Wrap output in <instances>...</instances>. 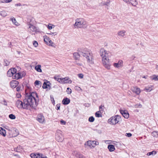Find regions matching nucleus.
<instances>
[{"mask_svg":"<svg viewBox=\"0 0 158 158\" xmlns=\"http://www.w3.org/2000/svg\"><path fill=\"white\" fill-rule=\"evenodd\" d=\"M35 96L38 98L36 93L32 92L27 97V98L23 100V102L19 99L17 100L15 105L19 109H28L31 107L35 108L36 107L37 103Z\"/></svg>","mask_w":158,"mask_h":158,"instance_id":"nucleus-1","label":"nucleus"},{"mask_svg":"<svg viewBox=\"0 0 158 158\" xmlns=\"http://www.w3.org/2000/svg\"><path fill=\"white\" fill-rule=\"evenodd\" d=\"M78 51L80 54L86 58L87 61L89 64H94L93 54L89 50L85 48H82L79 49Z\"/></svg>","mask_w":158,"mask_h":158,"instance_id":"nucleus-2","label":"nucleus"},{"mask_svg":"<svg viewBox=\"0 0 158 158\" xmlns=\"http://www.w3.org/2000/svg\"><path fill=\"white\" fill-rule=\"evenodd\" d=\"M27 26L28 31L31 35H35L40 32L39 29L32 25L31 22L28 23Z\"/></svg>","mask_w":158,"mask_h":158,"instance_id":"nucleus-3","label":"nucleus"},{"mask_svg":"<svg viewBox=\"0 0 158 158\" xmlns=\"http://www.w3.org/2000/svg\"><path fill=\"white\" fill-rule=\"evenodd\" d=\"M87 23L85 20L82 18L77 19L75 23L74 26L77 28L86 27Z\"/></svg>","mask_w":158,"mask_h":158,"instance_id":"nucleus-4","label":"nucleus"},{"mask_svg":"<svg viewBox=\"0 0 158 158\" xmlns=\"http://www.w3.org/2000/svg\"><path fill=\"white\" fill-rule=\"evenodd\" d=\"M119 118L118 115L112 116L108 119V122L111 125H115L118 122Z\"/></svg>","mask_w":158,"mask_h":158,"instance_id":"nucleus-5","label":"nucleus"},{"mask_svg":"<svg viewBox=\"0 0 158 158\" xmlns=\"http://www.w3.org/2000/svg\"><path fill=\"white\" fill-rule=\"evenodd\" d=\"M102 60L103 66L107 69H110L111 65L109 59L108 57L102 58Z\"/></svg>","mask_w":158,"mask_h":158,"instance_id":"nucleus-6","label":"nucleus"},{"mask_svg":"<svg viewBox=\"0 0 158 158\" xmlns=\"http://www.w3.org/2000/svg\"><path fill=\"white\" fill-rule=\"evenodd\" d=\"M25 73L24 72L18 71L17 72L16 71L15 73L14 74L13 78L18 80L22 78L23 76H25Z\"/></svg>","mask_w":158,"mask_h":158,"instance_id":"nucleus-7","label":"nucleus"},{"mask_svg":"<svg viewBox=\"0 0 158 158\" xmlns=\"http://www.w3.org/2000/svg\"><path fill=\"white\" fill-rule=\"evenodd\" d=\"M109 53V51L105 50L104 48H102L100 50V54L102 58L108 57Z\"/></svg>","mask_w":158,"mask_h":158,"instance_id":"nucleus-8","label":"nucleus"},{"mask_svg":"<svg viewBox=\"0 0 158 158\" xmlns=\"http://www.w3.org/2000/svg\"><path fill=\"white\" fill-rule=\"evenodd\" d=\"M56 139L58 142H62L64 139L63 136L61 133V131H59L56 133Z\"/></svg>","mask_w":158,"mask_h":158,"instance_id":"nucleus-9","label":"nucleus"},{"mask_svg":"<svg viewBox=\"0 0 158 158\" xmlns=\"http://www.w3.org/2000/svg\"><path fill=\"white\" fill-rule=\"evenodd\" d=\"M87 145L91 148L92 147L94 148L96 145L98 144V143L94 141H91L89 140L87 141Z\"/></svg>","mask_w":158,"mask_h":158,"instance_id":"nucleus-10","label":"nucleus"},{"mask_svg":"<svg viewBox=\"0 0 158 158\" xmlns=\"http://www.w3.org/2000/svg\"><path fill=\"white\" fill-rule=\"evenodd\" d=\"M16 71V69L15 68H11L7 72V75L8 77H13L14 73H15Z\"/></svg>","mask_w":158,"mask_h":158,"instance_id":"nucleus-11","label":"nucleus"},{"mask_svg":"<svg viewBox=\"0 0 158 158\" xmlns=\"http://www.w3.org/2000/svg\"><path fill=\"white\" fill-rule=\"evenodd\" d=\"M30 156L31 158H46V157L43 156L41 154H33L31 153L30 154Z\"/></svg>","mask_w":158,"mask_h":158,"instance_id":"nucleus-12","label":"nucleus"},{"mask_svg":"<svg viewBox=\"0 0 158 158\" xmlns=\"http://www.w3.org/2000/svg\"><path fill=\"white\" fill-rule=\"evenodd\" d=\"M131 89L133 93H135L137 95H139L141 92L139 88L136 86L133 87L131 88Z\"/></svg>","mask_w":158,"mask_h":158,"instance_id":"nucleus-13","label":"nucleus"},{"mask_svg":"<svg viewBox=\"0 0 158 158\" xmlns=\"http://www.w3.org/2000/svg\"><path fill=\"white\" fill-rule=\"evenodd\" d=\"M19 84V82L16 80L12 81L10 83V87L12 88H16L18 86Z\"/></svg>","mask_w":158,"mask_h":158,"instance_id":"nucleus-14","label":"nucleus"},{"mask_svg":"<svg viewBox=\"0 0 158 158\" xmlns=\"http://www.w3.org/2000/svg\"><path fill=\"white\" fill-rule=\"evenodd\" d=\"M120 112L125 118H127L129 117V114L127 110H121Z\"/></svg>","mask_w":158,"mask_h":158,"instance_id":"nucleus-15","label":"nucleus"},{"mask_svg":"<svg viewBox=\"0 0 158 158\" xmlns=\"http://www.w3.org/2000/svg\"><path fill=\"white\" fill-rule=\"evenodd\" d=\"M123 61L121 60H119L117 63H114L113 64L114 67L117 68L122 67L123 66Z\"/></svg>","mask_w":158,"mask_h":158,"instance_id":"nucleus-16","label":"nucleus"},{"mask_svg":"<svg viewBox=\"0 0 158 158\" xmlns=\"http://www.w3.org/2000/svg\"><path fill=\"white\" fill-rule=\"evenodd\" d=\"M37 120L40 123H43L45 120L44 117L41 114H39L37 118Z\"/></svg>","mask_w":158,"mask_h":158,"instance_id":"nucleus-17","label":"nucleus"},{"mask_svg":"<svg viewBox=\"0 0 158 158\" xmlns=\"http://www.w3.org/2000/svg\"><path fill=\"white\" fill-rule=\"evenodd\" d=\"M69 78L68 77H66L64 78H62L61 83H71L72 81L69 80Z\"/></svg>","mask_w":158,"mask_h":158,"instance_id":"nucleus-18","label":"nucleus"},{"mask_svg":"<svg viewBox=\"0 0 158 158\" xmlns=\"http://www.w3.org/2000/svg\"><path fill=\"white\" fill-rule=\"evenodd\" d=\"M126 31L124 30L120 31L118 32V36L124 37L126 35Z\"/></svg>","mask_w":158,"mask_h":158,"instance_id":"nucleus-19","label":"nucleus"},{"mask_svg":"<svg viewBox=\"0 0 158 158\" xmlns=\"http://www.w3.org/2000/svg\"><path fill=\"white\" fill-rule=\"evenodd\" d=\"M70 102V99L67 98H64L62 101V103L64 105H67L69 104Z\"/></svg>","mask_w":158,"mask_h":158,"instance_id":"nucleus-20","label":"nucleus"},{"mask_svg":"<svg viewBox=\"0 0 158 158\" xmlns=\"http://www.w3.org/2000/svg\"><path fill=\"white\" fill-rule=\"evenodd\" d=\"M108 148L110 152H113L115 150L114 146L113 145L109 144L108 146Z\"/></svg>","mask_w":158,"mask_h":158,"instance_id":"nucleus-21","label":"nucleus"},{"mask_svg":"<svg viewBox=\"0 0 158 158\" xmlns=\"http://www.w3.org/2000/svg\"><path fill=\"white\" fill-rule=\"evenodd\" d=\"M6 130L2 127H0V134L5 137L6 135Z\"/></svg>","mask_w":158,"mask_h":158,"instance_id":"nucleus-22","label":"nucleus"},{"mask_svg":"<svg viewBox=\"0 0 158 158\" xmlns=\"http://www.w3.org/2000/svg\"><path fill=\"white\" fill-rule=\"evenodd\" d=\"M41 65L40 64L37 65L35 67V69L38 72H42V70L41 68Z\"/></svg>","mask_w":158,"mask_h":158,"instance_id":"nucleus-23","label":"nucleus"},{"mask_svg":"<svg viewBox=\"0 0 158 158\" xmlns=\"http://www.w3.org/2000/svg\"><path fill=\"white\" fill-rule=\"evenodd\" d=\"M80 54L79 52H74L73 54V56L76 60L78 59L80 57Z\"/></svg>","mask_w":158,"mask_h":158,"instance_id":"nucleus-24","label":"nucleus"},{"mask_svg":"<svg viewBox=\"0 0 158 158\" xmlns=\"http://www.w3.org/2000/svg\"><path fill=\"white\" fill-rule=\"evenodd\" d=\"M10 20L12 21L13 23L15 25H16V26L19 25V23L16 21V20L15 18H14V17L11 18L10 19Z\"/></svg>","mask_w":158,"mask_h":158,"instance_id":"nucleus-25","label":"nucleus"},{"mask_svg":"<svg viewBox=\"0 0 158 158\" xmlns=\"http://www.w3.org/2000/svg\"><path fill=\"white\" fill-rule=\"evenodd\" d=\"M54 78L56 81L61 83L62 78H60L59 76L56 75L54 77Z\"/></svg>","mask_w":158,"mask_h":158,"instance_id":"nucleus-26","label":"nucleus"},{"mask_svg":"<svg viewBox=\"0 0 158 158\" xmlns=\"http://www.w3.org/2000/svg\"><path fill=\"white\" fill-rule=\"evenodd\" d=\"M152 86L150 85L148 87H146L144 89V90L148 92H150L151 91L152 89Z\"/></svg>","mask_w":158,"mask_h":158,"instance_id":"nucleus-27","label":"nucleus"},{"mask_svg":"<svg viewBox=\"0 0 158 158\" xmlns=\"http://www.w3.org/2000/svg\"><path fill=\"white\" fill-rule=\"evenodd\" d=\"M95 116L97 117H102V113L100 111H98L96 112L95 114Z\"/></svg>","mask_w":158,"mask_h":158,"instance_id":"nucleus-28","label":"nucleus"},{"mask_svg":"<svg viewBox=\"0 0 158 158\" xmlns=\"http://www.w3.org/2000/svg\"><path fill=\"white\" fill-rule=\"evenodd\" d=\"M35 86H37L38 87H40L41 86V82L40 81L36 80L34 82Z\"/></svg>","mask_w":158,"mask_h":158,"instance_id":"nucleus-29","label":"nucleus"},{"mask_svg":"<svg viewBox=\"0 0 158 158\" xmlns=\"http://www.w3.org/2000/svg\"><path fill=\"white\" fill-rule=\"evenodd\" d=\"M47 44H48L49 46H52L53 47H55V44L53 43L52 41L50 40L48 41Z\"/></svg>","mask_w":158,"mask_h":158,"instance_id":"nucleus-30","label":"nucleus"},{"mask_svg":"<svg viewBox=\"0 0 158 158\" xmlns=\"http://www.w3.org/2000/svg\"><path fill=\"white\" fill-rule=\"evenodd\" d=\"M156 153V151H153L152 152H149L148 153L147 155L148 156H150L151 155L154 156Z\"/></svg>","mask_w":158,"mask_h":158,"instance_id":"nucleus-31","label":"nucleus"},{"mask_svg":"<svg viewBox=\"0 0 158 158\" xmlns=\"http://www.w3.org/2000/svg\"><path fill=\"white\" fill-rule=\"evenodd\" d=\"M151 78L152 80L155 81H158V75H153L151 77Z\"/></svg>","mask_w":158,"mask_h":158,"instance_id":"nucleus-32","label":"nucleus"},{"mask_svg":"<svg viewBox=\"0 0 158 158\" xmlns=\"http://www.w3.org/2000/svg\"><path fill=\"white\" fill-rule=\"evenodd\" d=\"M22 149V147L21 146H18L17 148L15 149V151L17 152H20Z\"/></svg>","mask_w":158,"mask_h":158,"instance_id":"nucleus-33","label":"nucleus"},{"mask_svg":"<svg viewBox=\"0 0 158 158\" xmlns=\"http://www.w3.org/2000/svg\"><path fill=\"white\" fill-rule=\"evenodd\" d=\"M152 135L153 136L155 137H158V131H155L153 132L152 133Z\"/></svg>","mask_w":158,"mask_h":158,"instance_id":"nucleus-34","label":"nucleus"},{"mask_svg":"<svg viewBox=\"0 0 158 158\" xmlns=\"http://www.w3.org/2000/svg\"><path fill=\"white\" fill-rule=\"evenodd\" d=\"M12 0H0V3H8L10 2Z\"/></svg>","mask_w":158,"mask_h":158,"instance_id":"nucleus-35","label":"nucleus"},{"mask_svg":"<svg viewBox=\"0 0 158 158\" xmlns=\"http://www.w3.org/2000/svg\"><path fill=\"white\" fill-rule=\"evenodd\" d=\"M0 15L3 17H5L7 15V13L5 11H2L1 12Z\"/></svg>","mask_w":158,"mask_h":158,"instance_id":"nucleus-36","label":"nucleus"},{"mask_svg":"<svg viewBox=\"0 0 158 158\" xmlns=\"http://www.w3.org/2000/svg\"><path fill=\"white\" fill-rule=\"evenodd\" d=\"M76 156L78 158H83V156L81 154H80L79 153H77V152H76Z\"/></svg>","mask_w":158,"mask_h":158,"instance_id":"nucleus-37","label":"nucleus"},{"mask_svg":"<svg viewBox=\"0 0 158 158\" xmlns=\"http://www.w3.org/2000/svg\"><path fill=\"white\" fill-rule=\"evenodd\" d=\"M89 121L90 122H93L94 121V118L93 116H91L89 117Z\"/></svg>","mask_w":158,"mask_h":158,"instance_id":"nucleus-38","label":"nucleus"},{"mask_svg":"<svg viewBox=\"0 0 158 158\" xmlns=\"http://www.w3.org/2000/svg\"><path fill=\"white\" fill-rule=\"evenodd\" d=\"M9 117L12 119H14L15 118V116L14 115L11 114L9 115Z\"/></svg>","mask_w":158,"mask_h":158,"instance_id":"nucleus-39","label":"nucleus"},{"mask_svg":"<svg viewBox=\"0 0 158 158\" xmlns=\"http://www.w3.org/2000/svg\"><path fill=\"white\" fill-rule=\"evenodd\" d=\"M138 4V2H137L136 0H135L134 2L133 3H132L131 2V3L130 4H131L132 5L134 6H136V5H137Z\"/></svg>","mask_w":158,"mask_h":158,"instance_id":"nucleus-40","label":"nucleus"},{"mask_svg":"<svg viewBox=\"0 0 158 158\" xmlns=\"http://www.w3.org/2000/svg\"><path fill=\"white\" fill-rule=\"evenodd\" d=\"M4 62L5 63L4 65L5 66H8L9 64L10 63L9 62L6 60H4Z\"/></svg>","mask_w":158,"mask_h":158,"instance_id":"nucleus-41","label":"nucleus"},{"mask_svg":"<svg viewBox=\"0 0 158 158\" xmlns=\"http://www.w3.org/2000/svg\"><path fill=\"white\" fill-rule=\"evenodd\" d=\"M75 89L77 91H82V89H81V88L80 87L78 86H76L75 87Z\"/></svg>","mask_w":158,"mask_h":158,"instance_id":"nucleus-42","label":"nucleus"},{"mask_svg":"<svg viewBox=\"0 0 158 158\" xmlns=\"http://www.w3.org/2000/svg\"><path fill=\"white\" fill-rule=\"evenodd\" d=\"M50 40V39L48 37H46V38H44V41L45 42L47 43V44L48 42V41Z\"/></svg>","mask_w":158,"mask_h":158,"instance_id":"nucleus-43","label":"nucleus"},{"mask_svg":"<svg viewBox=\"0 0 158 158\" xmlns=\"http://www.w3.org/2000/svg\"><path fill=\"white\" fill-rule=\"evenodd\" d=\"M67 92H69L68 93V94H70L71 93H72V90L69 88L68 87L67 88Z\"/></svg>","mask_w":158,"mask_h":158,"instance_id":"nucleus-44","label":"nucleus"},{"mask_svg":"<svg viewBox=\"0 0 158 158\" xmlns=\"http://www.w3.org/2000/svg\"><path fill=\"white\" fill-rule=\"evenodd\" d=\"M48 34L52 36H55L57 35V32H50Z\"/></svg>","mask_w":158,"mask_h":158,"instance_id":"nucleus-45","label":"nucleus"},{"mask_svg":"<svg viewBox=\"0 0 158 158\" xmlns=\"http://www.w3.org/2000/svg\"><path fill=\"white\" fill-rule=\"evenodd\" d=\"M78 76L80 79H82L84 77V75L82 73H80L78 74Z\"/></svg>","mask_w":158,"mask_h":158,"instance_id":"nucleus-46","label":"nucleus"},{"mask_svg":"<svg viewBox=\"0 0 158 158\" xmlns=\"http://www.w3.org/2000/svg\"><path fill=\"white\" fill-rule=\"evenodd\" d=\"M33 45L34 46V47H36L38 46V43L36 41H34L33 42Z\"/></svg>","mask_w":158,"mask_h":158,"instance_id":"nucleus-47","label":"nucleus"},{"mask_svg":"<svg viewBox=\"0 0 158 158\" xmlns=\"http://www.w3.org/2000/svg\"><path fill=\"white\" fill-rule=\"evenodd\" d=\"M60 123L61 124L64 125L66 123V122L63 120H61L60 121Z\"/></svg>","mask_w":158,"mask_h":158,"instance_id":"nucleus-48","label":"nucleus"},{"mask_svg":"<svg viewBox=\"0 0 158 158\" xmlns=\"http://www.w3.org/2000/svg\"><path fill=\"white\" fill-rule=\"evenodd\" d=\"M111 143H112L114 145H117L119 144V142L115 141H113Z\"/></svg>","mask_w":158,"mask_h":158,"instance_id":"nucleus-49","label":"nucleus"},{"mask_svg":"<svg viewBox=\"0 0 158 158\" xmlns=\"http://www.w3.org/2000/svg\"><path fill=\"white\" fill-rule=\"evenodd\" d=\"M123 1L127 4L131 3V0H124Z\"/></svg>","mask_w":158,"mask_h":158,"instance_id":"nucleus-50","label":"nucleus"},{"mask_svg":"<svg viewBox=\"0 0 158 158\" xmlns=\"http://www.w3.org/2000/svg\"><path fill=\"white\" fill-rule=\"evenodd\" d=\"M2 103L4 105H5V106L7 105V103L6 102V101L5 100H4L2 101Z\"/></svg>","mask_w":158,"mask_h":158,"instance_id":"nucleus-51","label":"nucleus"},{"mask_svg":"<svg viewBox=\"0 0 158 158\" xmlns=\"http://www.w3.org/2000/svg\"><path fill=\"white\" fill-rule=\"evenodd\" d=\"M43 87L44 89H45L47 88V85L46 83L44 82L43 86Z\"/></svg>","mask_w":158,"mask_h":158,"instance_id":"nucleus-52","label":"nucleus"},{"mask_svg":"<svg viewBox=\"0 0 158 158\" xmlns=\"http://www.w3.org/2000/svg\"><path fill=\"white\" fill-rule=\"evenodd\" d=\"M104 107L103 106H102V105L100 106L99 107V111H100V112H101V111H103V109L102 108V107Z\"/></svg>","mask_w":158,"mask_h":158,"instance_id":"nucleus-53","label":"nucleus"},{"mask_svg":"<svg viewBox=\"0 0 158 158\" xmlns=\"http://www.w3.org/2000/svg\"><path fill=\"white\" fill-rule=\"evenodd\" d=\"M16 89L17 91H19L21 90V87H20L19 86H17V87L16 88Z\"/></svg>","mask_w":158,"mask_h":158,"instance_id":"nucleus-54","label":"nucleus"},{"mask_svg":"<svg viewBox=\"0 0 158 158\" xmlns=\"http://www.w3.org/2000/svg\"><path fill=\"white\" fill-rule=\"evenodd\" d=\"M126 135L129 137L132 136V134L131 133H127Z\"/></svg>","mask_w":158,"mask_h":158,"instance_id":"nucleus-55","label":"nucleus"},{"mask_svg":"<svg viewBox=\"0 0 158 158\" xmlns=\"http://www.w3.org/2000/svg\"><path fill=\"white\" fill-rule=\"evenodd\" d=\"M47 27L49 30H51L52 28V27H51V25H50V24L48 25Z\"/></svg>","mask_w":158,"mask_h":158,"instance_id":"nucleus-56","label":"nucleus"},{"mask_svg":"<svg viewBox=\"0 0 158 158\" xmlns=\"http://www.w3.org/2000/svg\"><path fill=\"white\" fill-rule=\"evenodd\" d=\"M60 105L57 104L56 105V108L57 110H59L60 109Z\"/></svg>","mask_w":158,"mask_h":158,"instance_id":"nucleus-57","label":"nucleus"},{"mask_svg":"<svg viewBox=\"0 0 158 158\" xmlns=\"http://www.w3.org/2000/svg\"><path fill=\"white\" fill-rule=\"evenodd\" d=\"M84 106L85 107H88L90 106V104L89 103H85L84 104Z\"/></svg>","mask_w":158,"mask_h":158,"instance_id":"nucleus-58","label":"nucleus"},{"mask_svg":"<svg viewBox=\"0 0 158 158\" xmlns=\"http://www.w3.org/2000/svg\"><path fill=\"white\" fill-rule=\"evenodd\" d=\"M15 6H21V4L20 3H19L15 4Z\"/></svg>","mask_w":158,"mask_h":158,"instance_id":"nucleus-59","label":"nucleus"},{"mask_svg":"<svg viewBox=\"0 0 158 158\" xmlns=\"http://www.w3.org/2000/svg\"><path fill=\"white\" fill-rule=\"evenodd\" d=\"M21 97V95H20V94H19V93L17 94L16 97L17 98H20Z\"/></svg>","mask_w":158,"mask_h":158,"instance_id":"nucleus-60","label":"nucleus"},{"mask_svg":"<svg viewBox=\"0 0 158 158\" xmlns=\"http://www.w3.org/2000/svg\"><path fill=\"white\" fill-rule=\"evenodd\" d=\"M109 3H110V2H106V3H104V5H108L109 4Z\"/></svg>","mask_w":158,"mask_h":158,"instance_id":"nucleus-61","label":"nucleus"},{"mask_svg":"<svg viewBox=\"0 0 158 158\" xmlns=\"http://www.w3.org/2000/svg\"><path fill=\"white\" fill-rule=\"evenodd\" d=\"M50 25H51V27H52V28H54L55 27V26L54 25L50 24Z\"/></svg>","mask_w":158,"mask_h":158,"instance_id":"nucleus-62","label":"nucleus"},{"mask_svg":"<svg viewBox=\"0 0 158 158\" xmlns=\"http://www.w3.org/2000/svg\"><path fill=\"white\" fill-rule=\"evenodd\" d=\"M147 77H148V76H144L143 77V78H147Z\"/></svg>","mask_w":158,"mask_h":158,"instance_id":"nucleus-63","label":"nucleus"},{"mask_svg":"<svg viewBox=\"0 0 158 158\" xmlns=\"http://www.w3.org/2000/svg\"><path fill=\"white\" fill-rule=\"evenodd\" d=\"M156 68L157 70H158V65H156Z\"/></svg>","mask_w":158,"mask_h":158,"instance_id":"nucleus-64","label":"nucleus"}]
</instances>
